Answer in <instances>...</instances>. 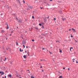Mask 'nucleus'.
I'll return each mask as SVG.
<instances>
[{
    "mask_svg": "<svg viewBox=\"0 0 78 78\" xmlns=\"http://www.w3.org/2000/svg\"><path fill=\"white\" fill-rule=\"evenodd\" d=\"M44 70H42V72H44Z\"/></svg>",
    "mask_w": 78,
    "mask_h": 78,
    "instance_id": "obj_47",
    "label": "nucleus"
},
{
    "mask_svg": "<svg viewBox=\"0 0 78 78\" xmlns=\"http://www.w3.org/2000/svg\"><path fill=\"white\" fill-rule=\"evenodd\" d=\"M62 20H63V21H64V20H66V18L62 19Z\"/></svg>",
    "mask_w": 78,
    "mask_h": 78,
    "instance_id": "obj_14",
    "label": "nucleus"
},
{
    "mask_svg": "<svg viewBox=\"0 0 78 78\" xmlns=\"http://www.w3.org/2000/svg\"><path fill=\"white\" fill-rule=\"evenodd\" d=\"M71 37H73V36H71Z\"/></svg>",
    "mask_w": 78,
    "mask_h": 78,
    "instance_id": "obj_37",
    "label": "nucleus"
},
{
    "mask_svg": "<svg viewBox=\"0 0 78 78\" xmlns=\"http://www.w3.org/2000/svg\"><path fill=\"white\" fill-rule=\"evenodd\" d=\"M50 1L51 2H52V1H53V0H50Z\"/></svg>",
    "mask_w": 78,
    "mask_h": 78,
    "instance_id": "obj_35",
    "label": "nucleus"
},
{
    "mask_svg": "<svg viewBox=\"0 0 78 78\" xmlns=\"http://www.w3.org/2000/svg\"><path fill=\"white\" fill-rule=\"evenodd\" d=\"M48 5V6H50V5Z\"/></svg>",
    "mask_w": 78,
    "mask_h": 78,
    "instance_id": "obj_57",
    "label": "nucleus"
},
{
    "mask_svg": "<svg viewBox=\"0 0 78 78\" xmlns=\"http://www.w3.org/2000/svg\"><path fill=\"white\" fill-rule=\"evenodd\" d=\"M10 36H11V34H10Z\"/></svg>",
    "mask_w": 78,
    "mask_h": 78,
    "instance_id": "obj_49",
    "label": "nucleus"
},
{
    "mask_svg": "<svg viewBox=\"0 0 78 78\" xmlns=\"http://www.w3.org/2000/svg\"><path fill=\"white\" fill-rule=\"evenodd\" d=\"M6 72H7V71H6Z\"/></svg>",
    "mask_w": 78,
    "mask_h": 78,
    "instance_id": "obj_54",
    "label": "nucleus"
},
{
    "mask_svg": "<svg viewBox=\"0 0 78 78\" xmlns=\"http://www.w3.org/2000/svg\"><path fill=\"white\" fill-rule=\"evenodd\" d=\"M59 78H62V76H60L59 77Z\"/></svg>",
    "mask_w": 78,
    "mask_h": 78,
    "instance_id": "obj_25",
    "label": "nucleus"
},
{
    "mask_svg": "<svg viewBox=\"0 0 78 78\" xmlns=\"http://www.w3.org/2000/svg\"><path fill=\"white\" fill-rule=\"evenodd\" d=\"M5 32V31H4V30H2V33H4Z\"/></svg>",
    "mask_w": 78,
    "mask_h": 78,
    "instance_id": "obj_10",
    "label": "nucleus"
},
{
    "mask_svg": "<svg viewBox=\"0 0 78 78\" xmlns=\"http://www.w3.org/2000/svg\"><path fill=\"white\" fill-rule=\"evenodd\" d=\"M35 29H36L37 30H38V28H36Z\"/></svg>",
    "mask_w": 78,
    "mask_h": 78,
    "instance_id": "obj_32",
    "label": "nucleus"
},
{
    "mask_svg": "<svg viewBox=\"0 0 78 78\" xmlns=\"http://www.w3.org/2000/svg\"><path fill=\"white\" fill-rule=\"evenodd\" d=\"M45 50V48H42V50Z\"/></svg>",
    "mask_w": 78,
    "mask_h": 78,
    "instance_id": "obj_28",
    "label": "nucleus"
},
{
    "mask_svg": "<svg viewBox=\"0 0 78 78\" xmlns=\"http://www.w3.org/2000/svg\"><path fill=\"white\" fill-rule=\"evenodd\" d=\"M23 57L24 58V59H26L27 58V56H26V55H24Z\"/></svg>",
    "mask_w": 78,
    "mask_h": 78,
    "instance_id": "obj_4",
    "label": "nucleus"
},
{
    "mask_svg": "<svg viewBox=\"0 0 78 78\" xmlns=\"http://www.w3.org/2000/svg\"><path fill=\"white\" fill-rule=\"evenodd\" d=\"M54 20H56V18H54Z\"/></svg>",
    "mask_w": 78,
    "mask_h": 78,
    "instance_id": "obj_40",
    "label": "nucleus"
},
{
    "mask_svg": "<svg viewBox=\"0 0 78 78\" xmlns=\"http://www.w3.org/2000/svg\"><path fill=\"white\" fill-rule=\"evenodd\" d=\"M32 18L33 19H34V16H32Z\"/></svg>",
    "mask_w": 78,
    "mask_h": 78,
    "instance_id": "obj_21",
    "label": "nucleus"
},
{
    "mask_svg": "<svg viewBox=\"0 0 78 78\" xmlns=\"http://www.w3.org/2000/svg\"><path fill=\"white\" fill-rule=\"evenodd\" d=\"M72 30H73L75 32H76L75 30L73 28H72Z\"/></svg>",
    "mask_w": 78,
    "mask_h": 78,
    "instance_id": "obj_7",
    "label": "nucleus"
},
{
    "mask_svg": "<svg viewBox=\"0 0 78 78\" xmlns=\"http://www.w3.org/2000/svg\"><path fill=\"white\" fill-rule=\"evenodd\" d=\"M41 61H45V60H44V59H43V60H42V59H40Z\"/></svg>",
    "mask_w": 78,
    "mask_h": 78,
    "instance_id": "obj_11",
    "label": "nucleus"
},
{
    "mask_svg": "<svg viewBox=\"0 0 78 78\" xmlns=\"http://www.w3.org/2000/svg\"><path fill=\"white\" fill-rule=\"evenodd\" d=\"M23 46L24 48H25V45H23Z\"/></svg>",
    "mask_w": 78,
    "mask_h": 78,
    "instance_id": "obj_24",
    "label": "nucleus"
},
{
    "mask_svg": "<svg viewBox=\"0 0 78 78\" xmlns=\"http://www.w3.org/2000/svg\"><path fill=\"white\" fill-rule=\"evenodd\" d=\"M16 20H19V19H18L17 18H16Z\"/></svg>",
    "mask_w": 78,
    "mask_h": 78,
    "instance_id": "obj_26",
    "label": "nucleus"
},
{
    "mask_svg": "<svg viewBox=\"0 0 78 78\" xmlns=\"http://www.w3.org/2000/svg\"><path fill=\"white\" fill-rule=\"evenodd\" d=\"M4 75V72H2V74L1 75Z\"/></svg>",
    "mask_w": 78,
    "mask_h": 78,
    "instance_id": "obj_9",
    "label": "nucleus"
},
{
    "mask_svg": "<svg viewBox=\"0 0 78 78\" xmlns=\"http://www.w3.org/2000/svg\"><path fill=\"white\" fill-rule=\"evenodd\" d=\"M7 59V58H5V59L4 60V61H6V60Z\"/></svg>",
    "mask_w": 78,
    "mask_h": 78,
    "instance_id": "obj_15",
    "label": "nucleus"
},
{
    "mask_svg": "<svg viewBox=\"0 0 78 78\" xmlns=\"http://www.w3.org/2000/svg\"><path fill=\"white\" fill-rule=\"evenodd\" d=\"M72 49H73V47H71L70 48V51H72Z\"/></svg>",
    "mask_w": 78,
    "mask_h": 78,
    "instance_id": "obj_6",
    "label": "nucleus"
},
{
    "mask_svg": "<svg viewBox=\"0 0 78 78\" xmlns=\"http://www.w3.org/2000/svg\"><path fill=\"white\" fill-rule=\"evenodd\" d=\"M59 42V41H56V42Z\"/></svg>",
    "mask_w": 78,
    "mask_h": 78,
    "instance_id": "obj_27",
    "label": "nucleus"
},
{
    "mask_svg": "<svg viewBox=\"0 0 78 78\" xmlns=\"http://www.w3.org/2000/svg\"><path fill=\"white\" fill-rule=\"evenodd\" d=\"M13 33V31H12L11 32V33Z\"/></svg>",
    "mask_w": 78,
    "mask_h": 78,
    "instance_id": "obj_36",
    "label": "nucleus"
},
{
    "mask_svg": "<svg viewBox=\"0 0 78 78\" xmlns=\"http://www.w3.org/2000/svg\"><path fill=\"white\" fill-rule=\"evenodd\" d=\"M41 9H42V8L41 7Z\"/></svg>",
    "mask_w": 78,
    "mask_h": 78,
    "instance_id": "obj_38",
    "label": "nucleus"
},
{
    "mask_svg": "<svg viewBox=\"0 0 78 78\" xmlns=\"http://www.w3.org/2000/svg\"><path fill=\"white\" fill-rule=\"evenodd\" d=\"M76 63H78V61H76Z\"/></svg>",
    "mask_w": 78,
    "mask_h": 78,
    "instance_id": "obj_33",
    "label": "nucleus"
},
{
    "mask_svg": "<svg viewBox=\"0 0 78 78\" xmlns=\"http://www.w3.org/2000/svg\"><path fill=\"white\" fill-rule=\"evenodd\" d=\"M27 54L28 55V56H30V55H29V51H27Z\"/></svg>",
    "mask_w": 78,
    "mask_h": 78,
    "instance_id": "obj_16",
    "label": "nucleus"
},
{
    "mask_svg": "<svg viewBox=\"0 0 78 78\" xmlns=\"http://www.w3.org/2000/svg\"><path fill=\"white\" fill-rule=\"evenodd\" d=\"M22 51H23V50H22Z\"/></svg>",
    "mask_w": 78,
    "mask_h": 78,
    "instance_id": "obj_56",
    "label": "nucleus"
},
{
    "mask_svg": "<svg viewBox=\"0 0 78 78\" xmlns=\"http://www.w3.org/2000/svg\"><path fill=\"white\" fill-rule=\"evenodd\" d=\"M2 78H5L3 77H2Z\"/></svg>",
    "mask_w": 78,
    "mask_h": 78,
    "instance_id": "obj_55",
    "label": "nucleus"
},
{
    "mask_svg": "<svg viewBox=\"0 0 78 78\" xmlns=\"http://www.w3.org/2000/svg\"><path fill=\"white\" fill-rule=\"evenodd\" d=\"M16 44L17 45H18V43L17 42H16Z\"/></svg>",
    "mask_w": 78,
    "mask_h": 78,
    "instance_id": "obj_17",
    "label": "nucleus"
},
{
    "mask_svg": "<svg viewBox=\"0 0 78 78\" xmlns=\"http://www.w3.org/2000/svg\"><path fill=\"white\" fill-rule=\"evenodd\" d=\"M29 8H31V6H29Z\"/></svg>",
    "mask_w": 78,
    "mask_h": 78,
    "instance_id": "obj_30",
    "label": "nucleus"
},
{
    "mask_svg": "<svg viewBox=\"0 0 78 78\" xmlns=\"http://www.w3.org/2000/svg\"><path fill=\"white\" fill-rule=\"evenodd\" d=\"M47 22V21L46 20L44 21V22Z\"/></svg>",
    "mask_w": 78,
    "mask_h": 78,
    "instance_id": "obj_39",
    "label": "nucleus"
},
{
    "mask_svg": "<svg viewBox=\"0 0 78 78\" xmlns=\"http://www.w3.org/2000/svg\"><path fill=\"white\" fill-rule=\"evenodd\" d=\"M50 54H51V52H50Z\"/></svg>",
    "mask_w": 78,
    "mask_h": 78,
    "instance_id": "obj_50",
    "label": "nucleus"
},
{
    "mask_svg": "<svg viewBox=\"0 0 78 78\" xmlns=\"http://www.w3.org/2000/svg\"><path fill=\"white\" fill-rule=\"evenodd\" d=\"M20 52H21V51H22L21 50V48H20Z\"/></svg>",
    "mask_w": 78,
    "mask_h": 78,
    "instance_id": "obj_18",
    "label": "nucleus"
},
{
    "mask_svg": "<svg viewBox=\"0 0 78 78\" xmlns=\"http://www.w3.org/2000/svg\"><path fill=\"white\" fill-rule=\"evenodd\" d=\"M68 70H70V68H68Z\"/></svg>",
    "mask_w": 78,
    "mask_h": 78,
    "instance_id": "obj_34",
    "label": "nucleus"
},
{
    "mask_svg": "<svg viewBox=\"0 0 78 78\" xmlns=\"http://www.w3.org/2000/svg\"><path fill=\"white\" fill-rule=\"evenodd\" d=\"M23 3H25V2L24 0H23Z\"/></svg>",
    "mask_w": 78,
    "mask_h": 78,
    "instance_id": "obj_19",
    "label": "nucleus"
},
{
    "mask_svg": "<svg viewBox=\"0 0 78 78\" xmlns=\"http://www.w3.org/2000/svg\"><path fill=\"white\" fill-rule=\"evenodd\" d=\"M27 51H25V52H26V53H27Z\"/></svg>",
    "mask_w": 78,
    "mask_h": 78,
    "instance_id": "obj_43",
    "label": "nucleus"
},
{
    "mask_svg": "<svg viewBox=\"0 0 78 78\" xmlns=\"http://www.w3.org/2000/svg\"><path fill=\"white\" fill-rule=\"evenodd\" d=\"M42 24H43V25H44V23H42Z\"/></svg>",
    "mask_w": 78,
    "mask_h": 78,
    "instance_id": "obj_41",
    "label": "nucleus"
},
{
    "mask_svg": "<svg viewBox=\"0 0 78 78\" xmlns=\"http://www.w3.org/2000/svg\"><path fill=\"white\" fill-rule=\"evenodd\" d=\"M20 78H22V77H20Z\"/></svg>",
    "mask_w": 78,
    "mask_h": 78,
    "instance_id": "obj_58",
    "label": "nucleus"
},
{
    "mask_svg": "<svg viewBox=\"0 0 78 78\" xmlns=\"http://www.w3.org/2000/svg\"><path fill=\"white\" fill-rule=\"evenodd\" d=\"M65 69V68H63V69Z\"/></svg>",
    "mask_w": 78,
    "mask_h": 78,
    "instance_id": "obj_44",
    "label": "nucleus"
},
{
    "mask_svg": "<svg viewBox=\"0 0 78 78\" xmlns=\"http://www.w3.org/2000/svg\"><path fill=\"white\" fill-rule=\"evenodd\" d=\"M2 72H0V73L1 74H2Z\"/></svg>",
    "mask_w": 78,
    "mask_h": 78,
    "instance_id": "obj_31",
    "label": "nucleus"
},
{
    "mask_svg": "<svg viewBox=\"0 0 78 78\" xmlns=\"http://www.w3.org/2000/svg\"><path fill=\"white\" fill-rule=\"evenodd\" d=\"M41 68H42V66H41Z\"/></svg>",
    "mask_w": 78,
    "mask_h": 78,
    "instance_id": "obj_46",
    "label": "nucleus"
},
{
    "mask_svg": "<svg viewBox=\"0 0 78 78\" xmlns=\"http://www.w3.org/2000/svg\"><path fill=\"white\" fill-rule=\"evenodd\" d=\"M32 41H33V42H34V40H32Z\"/></svg>",
    "mask_w": 78,
    "mask_h": 78,
    "instance_id": "obj_23",
    "label": "nucleus"
},
{
    "mask_svg": "<svg viewBox=\"0 0 78 78\" xmlns=\"http://www.w3.org/2000/svg\"><path fill=\"white\" fill-rule=\"evenodd\" d=\"M10 64H12V62H10Z\"/></svg>",
    "mask_w": 78,
    "mask_h": 78,
    "instance_id": "obj_29",
    "label": "nucleus"
},
{
    "mask_svg": "<svg viewBox=\"0 0 78 78\" xmlns=\"http://www.w3.org/2000/svg\"><path fill=\"white\" fill-rule=\"evenodd\" d=\"M7 27H6V28L7 29V30H8V29H9V26H8V25H7Z\"/></svg>",
    "mask_w": 78,
    "mask_h": 78,
    "instance_id": "obj_3",
    "label": "nucleus"
},
{
    "mask_svg": "<svg viewBox=\"0 0 78 78\" xmlns=\"http://www.w3.org/2000/svg\"><path fill=\"white\" fill-rule=\"evenodd\" d=\"M26 48H28V47L27 46H26Z\"/></svg>",
    "mask_w": 78,
    "mask_h": 78,
    "instance_id": "obj_48",
    "label": "nucleus"
},
{
    "mask_svg": "<svg viewBox=\"0 0 78 78\" xmlns=\"http://www.w3.org/2000/svg\"><path fill=\"white\" fill-rule=\"evenodd\" d=\"M27 71H29V70L28 69V70H27Z\"/></svg>",
    "mask_w": 78,
    "mask_h": 78,
    "instance_id": "obj_53",
    "label": "nucleus"
},
{
    "mask_svg": "<svg viewBox=\"0 0 78 78\" xmlns=\"http://www.w3.org/2000/svg\"><path fill=\"white\" fill-rule=\"evenodd\" d=\"M18 22L20 23L21 22H22V20H19V21H18Z\"/></svg>",
    "mask_w": 78,
    "mask_h": 78,
    "instance_id": "obj_8",
    "label": "nucleus"
},
{
    "mask_svg": "<svg viewBox=\"0 0 78 78\" xmlns=\"http://www.w3.org/2000/svg\"><path fill=\"white\" fill-rule=\"evenodd\" d=\"M3 12H2V13L1 14V16H3Z\"/></svg>",
    "mask_w": 78,
    "mask_h": 78,
    "instance_id": "obj_13",
    "label": "nucleus"
},
{
    "mask_svg": "<svg viewBox=\"0 0 78 78\" xmlns=\"http://www.w3.org/2000/svg\"><path fill=\"white\" fill-rule=\"evenodd\" d=\"M18 28V27H17V28Z\"/></svg>",
    "mask_w": 78,
    "mask_h": 78,
    "instance_id": "obj_60",
    "label": "nucleus"
},
{
    "mask_svg": "<svg viewBox=\"0 0 78 78\" xmlns=\"http://www.w3.org/2000/svg\"><path fill=\"white\" fill-rule=\"evenodd\" d=\"M59 52L60 53H62V50H61L60 49H59Z\"/></svg>",
    "mask_w": 78,
    "mask_h": 78,
    "instance_id": "obj_5",
    "label": "nucleus"
},
{
    "mask_svg": "<svg viewBox=\"0 0 78 78\" xmlns=\"http://www.w3.org/2000/svg\"><path fill=\"white\" fill-rule=\"evenodd\" d=\"M31 78H35L33 76H31Z\"/></svg>",
    "mask_w": 78,
    "mask_h": 78,
    "instance_id": "obj_20",
    "label": "nucleus"
},
{
    "mask_svg": "<svg viewBox=\"0 0 78 78\" xmlns=\"http://www.w3.org/2000/svg\"><path fill=\"white\" fill-rule=\"evenodd\" d=\"M26 33H27V31H26Z\"/></svg>",
    "mask_w": 78,
    "mask_h": 78,
    "instance_id": "obj_61",
    "label": "nucleus"
},
{
    "mask_svg": "<svg viewBox=\"0 0 78 78\" xmlns=\"http://www.w3.org/2000/svg\"><path fill=\"white\" fill-rule=\"evenodd\" d=\"M8 39V38H6V40H7Z\"/></svg>",
    "mask_w": 78,
    "mask_h": 78,
    "instance_id": "obj_52",
    "label": "nucleus"
},
{
    "mask_svg": "<svg viewBox=\"0 0 78 78\" xmlns=\"http://www.w3.org/2000/svg\"><path fill=\"white\" fill-rule=\"evenodd\" d=\"M49 18V17H48V19Z\"/></svg>",
    "mask_w": 78,
    "mask_h": 78,
    "instance_id": "obj_51",
    "label": "nucleus"
},
{
    "mask_svg": "<svg viewBox=\"0 0 78 78\" xmlns=\"http://www.w3.org/2000/svg\"><path fill=\"white\" fill-rule=\"evenodd\" d=\"M69 31H71V29H70L69 30Z\"/></svg>",
    "mask_w": 78,
    "mask_h": 78,
    "instance_id": "obj_42",
    "label": "nucleus"
},
{
    "mask_svg": "<svg viewBox=\"0 0 78 78\" xmlns=\"http://www.w3.org/2000/svg\"><path fill=\"white\" fill-rule=\"evenodd\" d=\"M11 76H12V75L10 74L8 75V77H10V78H11Z\"/></svg>",
    "mask_w": 78,
    "mask_h": 78,
    "instance_id": "obj_1",
    "label": "nucleus"
},
{
    "mask_svg": "<svg viewBox=\"0 0 78 78\" xmlns=\"http://www.w3.org/2000/svg\"><path fill=\"white\" fill-rule=\"evenodd\" d=\"M74 60H75V59L74 58L73 59V62H75V61H74Z\"/></svg>",
    "mask_w": 78,
    "mask_h": 78,
    "instance_id": "obj_12",
    "label": "nucleus"
},
{
    "mask_svg": "<svg viewBox=\"0 0 78 78\" xmlns=\"http://www.w3.org/2000/svg\"><path fill=\"white\" fill-rule=\"evenodd\" d=\"M5 7L7 8H9V5H5Z\"/></svg>",
    "mask_w": 78,
    "mask_h": 78,
    "instance_id": "obj_2",
    "label": "nucleus"
},
{
    "mask_svg": "<svg viewBox=\"0 0 78 78\" xmlns=\"http://www.w3.org/2000/svg\"><path fill=\"white\" fill-rule=\"evenodd\" d=\"M5 78H6V76H5Z\"/></svg>",
    "mask_w": 78,
    "mask_h": 78,
    "instance_id": "obj_45",
    "label": "nucleus"
},
{
    "mask_svg": "<svg viewBox=\"0 0 78 78\" xmlns=\"http://www.w3.org/2000/svg\"><path fill=\"white\" fill-rule=\"evenodd\" d=\"M39 25H40V26H42V24L41 23L39 24Z\"/></svg>",
    "mask_w": 78,
    "mask_h": 78,
    "instance_id": "obj_22",
    "label": "nucleus"
},
{
    "mask_svg": "<svg viewBox=\"0 0 78 78\" xmlns=\"http://www.w3.org/2000/svg\"><path fill=\"white\" fill-rule=\"evenodd\" d=\"M71 35L72 36V34H71Z\"/></svg>",
    "mask_w": 78,
    "mask_h": 78,
    "instance_id": "obj_59",
    "label": "nucleus"
}]
</instances>
